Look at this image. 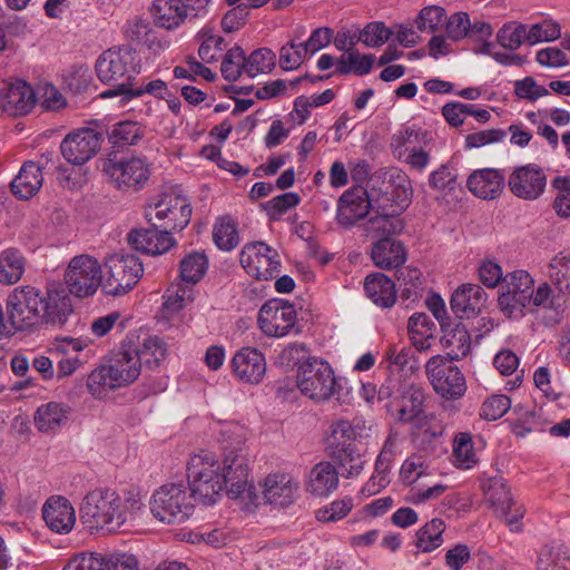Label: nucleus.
I'll return each instance as SVG.
<instances>
[{"instance_id":"obj_35","label":"nucleus","mask_w":570,"mask_h":570,"mask_svg":"<svg viewBox=\"0 0 570 570\" xmlns=\"http://www.w3.org/2000/svg\"><path fill=\"white\" fill-rule=\"evenodd\" d=\"M366 296L379 307L390 308L396 302V288L393 281L383 273H373L364 281Z\"/></svg>"},{"instance_id":"obj_63","label":"nucleus","mask_w":570,"mask_h":570,"mask_svg":"<svg viewBox=\"0 0 570 570\" xmlns=\"http://www.w3.org/2000/svg\"><path fill=\"white\" fill-rule=\"evenodd\" d=\"M306 56L308 55L304 50L303 42L291 41L279 50V66L284 70H294L302 65Z\"/></svg>"},{"instance_id":"obj_21","label":"nucleus","mask_w":570,"mask_h":570,"mask_svg":"<svg viewBox=\"0 0 570 570\" xmlns=\"http://www.w3.org/2000/svg\"><path fill=\"white\" fill-rule=\"evenodd\" d=\"M233 375L244 384H259L266 375L265 355L255 347H242L230 360Z\"/></svg>"},{"instance_id":"obj_37","label":"nucleus","mask_w":570,"mask_h":570,"mask_svg":"<svg viewBox=\"0 0 570 570\" xmlns=\"http://www.w3.org/2000/svg\"><path fill=\"white\" fill-rule=\"evenodd\" d=\"M484 502L494 513H505L514 503L510 488L501 476H490L482 481Z\"/></svg>"},{"instance_id":"obj_31","label":"nucleus","mask_w":570,"mask_h":570,"mask_svg":"<svg viewBox=\"0 0 570 570\" xmlns=\"http://www.w3.org/2000/svg\"><path fill=\"white\" fill-rule=\"evenodd\" d=\"M127 40L146 47L151 55H160L167 47V42L158 38L150 23L139 17L130 18L122 27Z\"/></svg>"},{"instance_id":"obj_33","label":"nucleus","mask_w":570,"mask_h":570,"mask_svg":"<svg viewBox=\"0 0 570 570\" xmlns=\"http://www.w3.org/2000/svg\"><path fill=\"white\" fill-rule=\"evenodd\" d=\"M443 336L441 344L446 351V358L459 361L465 357L471 351V336L462 323L449 324L442 328Z\"/></svg>"},{"instance_id":"obj_58","label":"nucleus","mask_w":570,"mask_h":570,"mask_svg":"<svg viewBox=\"0 0 570 570\" xmlns=\"http://www.w3.org/2000/svg\"><path fill=\"white\" fill-rule=\"evenodd\" d=\"M301 202V197L296 193H285L278 195L262 206L267 216L272 220H278L291 208L296 207Z\"/></svg>"},{"instance_id":"obj_29","label":"nucleus","mask_w":570,"mask_h":570,"mask_svg":"<svg viewBox=\"0 0 570 570\" xmlns=\"http://www.w3.org/2000/svg\"><path fill=\"white\" fill-rule=\"evenodd\" d=\"M338 471L332 462L321 461L308 472L306 491L316 498H327L338 488Z\"/></svg>"},{"instance_id":"obj_2","label":"nucleus","mask_w":570,"mask_h":570,"mask_svg":"<svg viewBox=\"0 0 570 570\" xmlns=\"http://www.w3.org/2000/svg\"><path fill=\"white\" fill-rule=\"evenodd\" d=\"M142 508L144 504L137 497L122 500L112 489L96 488L82 499L80 520L91 533H116Z\"/></svg>"},{"instance_id":"obj_1","label":"nucleus","mask_w":570,"mask_h":570,"mask_svg":"<svg viewBox=\"0 0 570 570\" xmlns=\"http://www.w3.org/2000/svg\"><path fill=\"white\" fill-rule=\"evenodd\" d=\"M70 298L63 291L46 294L33 286H19L7 299V312L11 326L24 331L41 324L61 325L71 313Z\"/></svg>"},{"instance_id":"obj_59","label":"nucleus","mask_w":570,"mask_h":570,"mask_svg":"<svg viewBox=\"0 0 570 570\" xmlns=\"http://www.w3.org/2000/svg\"><path fill=\"white\" fill-rule=\"evenodd\" d=\"M429 185L433 190L446 195L455 189L456 175L448 164H443L430 174Z\"/></svg>"},{"instance_id":"obj_11","label":"nucleus","mask_w":570,"mask_h":570,"mask_svg":"<svg viewBox=\"0 0 570 570\" xmlns=\"http://www.w3.org/2000/svg\"><path fill=\"white\" fill-rule=\"evenodd\" d=\"M296 383L301 393L315 402H325L335 393L334 372L318 358H308L299 366Z\"/></svg>"},{"instance_id":"obj_9","label":"nucleus","mask_w":570,"mask_h":570,"mask_svg":"<svg viewBox=\"0 0 570 570\" xmlns=\"http://www.w3.org/2000/svg\"><path fill=\"white\" fill-rule=\"evenodd\" d=\"M140 70V59L135 49L129 46L108 49L96 62V72L104 83H130L134 75Z\"/></svg>"},{"instance_id":"obj_46","label":"nucleus","mask_w":570,"mask_h":570,"mask_svg":"<svg viewBox=\"0 0 570 570\" xmlns=\"http://www.w3.org/2000/svg\"><path fill=\"white\" fill-rule=\"evenodd\" d=\"M445 523L442 519L434 518L426 522L416 532V548L422 552H431L443 543Z\"/></svg>"},{"instance_id":"obj_13","label":"nucleus","mask_w":570,"mask_h":570,"mask_svg":"<svg viewBox=\"0 0 570 570\" xmlns=\"http://www.w3.org/2000/svg\"><path fill=\"white\" fill-rule=\"evenodd\" d=\"M65 284L77 297L94 295L101 286V266L90 255H78L70 259L65 271Z\"/></svg>"},{"instance_id":"obj_45","label":"nucleus","mask_w":570,"mask_h":570,"mask_svg":"<svg viewBox=\"0 0 570 570\" xmlns=\"http://www.w3.org/2000/svg\"><path fill=\"white\" fill-rule=\"evenodd\" d=\"M424 401L425 394L421 386L414 384L406 386L397 411L399 421L407 423L417 419L423 412Z\"/></svg>"},{"instance_id":"obj_27","label":"nucleus","mask_w":570,"mask_h":570,"mask_svg":"<svg viewBox=\"0 0 570 570\" xmlns=\"http://www.w3.org/2000/svg\"><path fill=\"white\" fill-rule=\"evenodd\" d=\"M32 88L23 80H17L0 91V107L10 116L28 114L35 106Z\"/></svg>"},{"instance_id":"obj_47","label":"nucleus","mask_w":570,"mask_h":570,"mask_svg":"<svg viewBox=\"0 0 570 570\" xmlns=\"http://www.w3.org/2000/svg\"><path fill=\"white\" fill-rule=\"evenodd\" d=\"M139 355V365L144 362L148 367H157L166 358L168 346L158 336H148L139 348H134Z\"/></svg>"},{"instance_id":"obj_57","label":"nucleus","mask_w":570,"mask_h":570,"mask_svg":"<svg viewBox=\"0 0 570 570\" xmlns=\"http://www.w3.org/2000/svg\"><path fill=\"white\" fill-rule=\"evenodd\" d=\"M353 507L354 500L351 497H344L316 510L315 517L321 522H336L344 519Z\"/></svg>"},{"instance_id":"obj_3","label":"nucleus","mask_w":570,"mask_h":570,"mask_svg":"<svg viewBox=\"0 0 570 570\" xmlns=\"http://www.w3.org/2000/svg\"><path fill=\"white\" fill-rule=\"evenodd\" d=\"M370 432L371 425L362 417L338 420L331 424L326 450L343 478H357L364 470L367 460L355 442L367 439Z\"/></svg>"},{"instance_id":"obj_36","label":"nucleus","mask_w":570,"mask_h":570,"mask_svg":"<svg viewBox=\"0 0 570 570\" xmlns=\"http://www.w3.org/2000/svg\"><path fill=\"white\" fill-rule=\"evenodd\" d=\"M429 132L416 125L405 126L391 138L393 155L400 160L420 146H426Z\"/></svg>"},{"instance_id":"obj_54","label":"nucleus","mask_w":570,"mask_h":570,"mask_svg":"<svg viewBox=\"0 0 570 570\" xmlns=\"http://www.w3.org/2000/svg\"><path fill=\"white\" fill-rule=\"evenodd\" d=\"M556 191L552 208L560 218H570V176H557L551 180Z\"/></svg>"},{"instance_id":"obj_62","label":"nucleus","mask_w":570,"mask_h":570,"mask_svg":"<svg viewBox=\"0 0 570 570\" xmlns=\"http://www.w3.org/2000/svg\"><path fill=\"white\" fill-rule=\"evenodd\" d=\"M528 42L535 45L542 41H552L561 36L560 26L557 22L544 20L527 28Z\"/></svg>"},{"instance_id":"obj_34","label":"nucleus","mask_w":570,"mask_h":570,"mask_svg":"<svg viewBox=\"0 0 570 570\" xmlns=\"http://www.w3.org/2000/svg\"><path fill=\"white\" fill-rule=\"evenodd\" d=\"M485 301L487 294L480 285L464 284L452 294L450 305L454 313L469 317L479 312Z\"/></svg>"},{"instance_id":"obj_8","label":"nucleus","mask_w":570,"mask_h":570,"mask_svg":"<svg viewBox=\"0 0 570 570\" xmlns=\"http://www.w3.org/2000/svg\"><path fill=\"white\" fill-rule=\"evenodd\" d=\"M367 195L371 210L375 214L400 216L411 203L413 187L405 173L396 171L390 176L387 183H382L381 187L368 188Z\"/></svg>"},{"instance_id":"obj_51","label":"nucleus","mask_w":570,"mask_h":570,"mask_svg":"<svg viewBox=\"0 0 570 570\" xmlns=\"http://www.w3.org/2000/svg\"><path fill=\"white\" fill-rule=\"evenodd\" d=\"M403 227L404 224L397 215L375 214V216L371 217L367 222L368 234L380 239L400 233Z\"/></svg>"},{"instance_id":"obj_42","label":"nucleus","mask_w":570,"mask_h":570,"mask_svg":"<svg viewBox=\"0 0 570 570\" xmlns=\"http://www.w3.org/2000/svg\"><path fill=\"white\" fill-rule=\"evenodd\" d=\"M547 275L557 289L570 296V249H563L551 258Z\"/></svg>"},{"instance_id":"obj_56","label":"nucleus","mask_w":570,"mask_h":570,"mask_svg":"<svg viewBox=\"0 0 570 570\" xmlns=\"http://www.w3.org/2000/svg\"><path fill=\"white\" fill-rule=\"evenodd\" d=\"M220 71L228 81H236L243 72L245 73V53L240 47L235 46L227 51Z\"/></svg>"},{"instance_id":"obj_41","label":"nucleus","mask_w":570,"mask_h":570,"mask_svg":"<svg viewBox=\"0 0 570 570\" xmlns=\"http://www.w3.org/2000/svg\"><path fill=\"white\" fill-rule=\"evenodd\" d=\"M69 407L57 402H49L38 407L35 423L41 432L55 431L68 420Z\"/></svg>"},{"instance_id":"obj_23","label":"nucleus","mask_w":570,"mask_h":570,"mask_svg":"<svg viewBox=\"0 0 570 570\" xmlns=\"http://www.w3.org/2000/svg\"><path fill=\"white\" fill-rule=\"evenodd\" d=\"M371 212L367 189L354 186L345 190L337 202L336 219L341 226L351 227Z\"/></svg>"},{"instance_id":"obj_22","label":"nucleus","mask_w":570,"mask_h":570,"mask_svg":"<svg viewBox=\"0 0 570 570\" xmlns=\"http://www.w3.org/2000/svg\"><path fill=\"white\" fill-rule=\"evenodd\" d=\"M568 295L557 289L550 282H541L534 287L528 312L541 311L552 324H558L567 309Z\"/></svg>"},{"instance_id":"obj_10","label":"nucleus","mask_w":570,"mask_h":570,"mask_svg":"<svg viewBox=\"0 0 570 570\" xmlns=\"http://www.w3.org/2000/svg\"><path fill=\"white\" fill-rule=\"evenodd\" d=\"M534 279L525 269H514L504 275L502 291L498 298L500 309L509 317L524 314L531 305Z\"/></svg>"},{"instance_id":"obj_48","label":"nucleus","mask_w":570,"mask_h":570,"mask_svg":"<svg viewBox=\"0 0 570 570\" xmlns=\"http://www.w3.org/2000/svg\"><path fill=\"white\" fill-rule=\"evenodd\" d=\"M207 267L208 259L205 254L189 253L180 261V277L186 283L196 284L205 276Z\"/></svg>"},{"instance_id":"obj_53","label":"nucleus","mask_w":570,"mask_h":570,"mask_svg":"<svg viewBox=\"0 0 570 570\" xmlns=\"http://www.w3.org/2000/svg\"><path fill=\"white\" fill-rule=\"evenodd\" d=\"M144 136V127L136 121H120L114 125L109 140L119 146L136 145Z\"/></svg>"},{"instance_id":"obj_28","label":"nucleus","mask_w":570,"mask_h":570,"mask_svg":"<svg viewBox=\"0 0 570 570\" xmlns=\"http://www.w3.org/2000/svg\"><path fill=\"white\" fill-rule=\"evenodd\" d=\"M43 168L45 165L40 161L28 160L23 163L10 184L12 194L23 200L37 195L43 185Z\"/></svg>"},{"instance_id":"obj_44","label":"nucleus","mask_w":570,"mask_h":570,"mask_svg":"<svg viewBox=\"0 0 570 570\" xmlns=\"http://www.w3.org/2000/svg\"><path fill=\"white\" fill-rule=\"evenodd\" d=\"M145 92L154 95L155 97H163V95L167 92V86L165 81L160 79L151 80L145 87H132L131 83L122 82L117 88L102 91L100 97L107 99L121 96V101H129Z\"/></svg>"},{"instance_id":"obj_12","label":"nucleus","mask_w":570,"mask_h":570,"mask_svg":"<svg viewBox=\"0 0 570 570\" xmlns=\"http://www.w3.org/2000/svg\"><path fill=\"white\" fill-rule=\"evenodd\" d=\"M110 181L122 191L142 189L151 175V164L145 157L108 159L102 168Z\"/></svg>"},{"instance_id":"obj_39","label":"nucleus","mask_w":570,"mask_h":570,"mask_svg":"<svg viewBox=\"0 0 570 570\" xmlns=\"http://www.w3.org/2000/svg\"><path fill=\"white\" fill-rule=\"evenodd\" d=\"M435 328L434 322L425 313H414L407 322L411 342L420 352L431 347Z\"/></svg>"},{"instance_id":"obj_26","label":"nucleus","mask_w":570,"mask_h":570,"mask_svg":"<svg viewBox=\"0 0 570 570\" xmlns=\"http://www.w3.org/2000/svg\"><path fill=\"white\" fill-rule=\"evenodd\" d=\"M128 243L138 252L148 255H161L176 246V240L167 230L158 228H139L128 234Z\"/></svg>"},{"instance_id":"obj_24","label":"nucleus","mask_w":570,"mask_h":570,"mask_svg":"<svg viewBox=\"0 0 570 570\" xmlns=\"http://www.w3.org/2000/svg\"><path fill=\"white\" fill-rule=\"evenodd\" d=\"M46 525L58 534H68L76 524V511L71 502L60 495H52L42 507Z\"/></svg>"},{"instance_id":"obj_18","label":"nucleus","mask_w":570,"mask_h":570,"mask_svg":"<svg viewBox=\"0 0 570 570\" xmlns=\"http://www.w3.org/2000/svg\"><path fill=\"white\" fill-rule=\"evenodd\" d=\"M102 136L94 128L83 127L69 132L60 144L62 157L71 165L81 166L100 150Z\"/></svg>"},{"instance_id":"obj_55","label":"nucleus","mask_w":570,"mask_h":570,"mask_svg":"<svg viewBox=\"0 0 570 570\" xmlns=\"http://www.w3.org/2000/svg\"><path fill=\"white\" fill-rule=\"evenodd\" d=\"M497 40L503 48L517 50L528 41L527 26L517 22L504 23L497 33Z\"/></svg>"},{"instance_id":"obj_43","label":"nucleus","mask_w":570,"mask_h":570,"mask_svg":"<svg viewBox=\"0 0 570 570\" xmlns=\"http://www.w3.org/2000/svg\"><path fill=\"white\" fill-rule=\"evenodd\" d=\"M373 63V55H361L357 50L350 48L336 60V73L348 75L353 72L357 76H364L370 73Z\"/></svg>"},{"instance_id":"obj_4","label":"nucleus","mask_w":570,"mask_h":570,"mask_svg":"<svg viewBox=\"0 0 570 570\" xmlns=\"http://www.w3.org/2000/svg\"><path fill=\"white\" fill-rule=\"evenodd\" d=\"M139 355L134 348H122L107 364L96 367L88 376L87 389L96 399L111 390L128 385L140 375Z\"/></svg>"},{"instance_id":"obj_20","label":"nucleus","mask_w":570,"mask_h":570,"mask_svg":"<svg viewBox=\"0 0 570 570\" xmlns=\"http://www.w3.org/2000/svg\"><path fill=\"white\" fill-rule=\"evenodd\" d=\"M511 193L524 200H535L546 190L547 176L541 167L528 164L517 167L508 179Z\"/></svg>"},{"instance_id":"obj_64","label":"nucleus","mask_w":570,"mask_h":570,"mask_svg":"<svg viewBox=\"0 0 570 570\" xmlns=\"http://www.w3.org/2000/svg\"><path fill=\"white\" fill-rule=\"evenodd\" d=\"M104 556L94 552H82L69 560L63 570H104Z\"/></svg>"},{"instance_id":"obj_52","label":"nucleus","mask_w":570,"mask_h":570,"mask_svg":"<svg viewBox=\"0 0 570 570\" xmlns=\"http://www.w3.org/2000/svg\"><path fill=\"white\" fill-rule=\"evenodd\" d=\"M276 62L275 53L268 48H259L245 57V73L254 78L259 73H268Z\"/></svg>"},{"instance_id":"obj_5","label":"nucleus","mask_w":570,"mask_h":570,"mask_svg":"<svg viewBox=\"0 0 570 570\" xmlns=\"http://www.w3.org/2000/svg\"><path fill=\"white\" fill-rule=\"evenodd\" d=\"M189 489L194 500L203 505L215 504L223 491L220 462L216 454L200 451L194 454L187 465Z\"/></svg>"},{"instance_id":"obj_50","label":"nucleus","mask_w":570,"mask_h":570,"mask_svg":"<svg viewBox=\"0 0 570 570\" xmlns=\"http://www.w3.org/2000/svg\"><path fill=\"white\" fill-rule=\"evenodd\" d=\"M453 464L456 468L468 470L478 461L473 448L472 436L469 433H459L453 441Z\"/></svg>"},{"instance_id":"obj_14","label":"nucleus","mask_w":570,"mask_h":570,"mask_svg":"<svg viewBox=\"0 0 570 570\" xmlns=\"http://www.w3.org/2000/svg\"><path fill=\"white\" fill-rule=\"evenodd\" d=\"M425 371L434 391L448 400H458L466 391L465 377L460 368L442 355L432 356Z\"/></svg>"},{"instance_id":"obj_7","label":"nucleus","mask_w":570,"mask_h":570,"mask_svg":"<svg viewBox=\"0 0 570 570\" xmlns=\"http://www.w3.org/2000/svg\"><path fill=\"white\" fill-rule=\"evenodd\" d=\"M191 491L183 483H166L159 487L150 500L153 515L164 523H183L194 512Z\"/></svg>"},{"instance_id":"obj_6","label":"nucleus","mask_w":570,"mask_h":570,"mask_svg":"<svg viewBox=\"0 0 570 570\" xmlns=\"http://www.w3.org/2000/svg\"><path fill=\"white\" fill-rule=\"evenodd\" d=\"M144 274L141 261L134 254L115 253L105 259L101 288L107 295L128 293Z\"/></svg>"},{"instance_id":"obj_49","label":"nucleus","mask_w":570,"mask_h":570,"mask_svg":"<svg viewBox=\"0 0 570 570\" xmlns=\"http://www.w3.org/2000/svg\"><path fill=\"white\" fill-rule=\"evenodd\" d=\"M213 238L219 249L235 248L239 243L235 222L228 216L219 217L214 225Z\"/></svg>"},{"instance_id":"obj_30","label":"nucleus","mask_w":570,"mask_h":570,"mask_svg":"<svg viewBox=\"0 0 570 570\" xmlns=\"http://www.w3.org/2000/svg\"><path fill=\"white\" fill-rule=\"evenodd\" d=\"M469 190L481 199H494L501 195L505 185L504 175L492 168L474 170L468 178Z\"/></svg>"},{"instance_id":"obj_32","label":"nucleus","mask_w":570,"mask_h":570,"mask_svg":"<svg viewBox=\"0 0 570 570\" xmlns=\"http://www.w3.org/2000/svg\"><path fill=\"white\" fill-rule=\"evenodd\" d=\"M371 257L376 267L390 271L405 263L406 250L401 242L383 237L373 244Z\"/></svg>"},{"instance_id":"obj_60","label":"nucleus","mask_w":570,"mask_h":570,"mask_svg":"<svg viewBox=\"0 0 570 570\" xmlns=\"http://www.w3.org/2000/svg\"><path fill=\"white\" fill-rule=\"evenodd\" d=\"M200 36L203 37V42L199 47L198 55L204 62L210 63L216 60L224 50L225 40L222 36L214 35L207 29H203Z\"/></svg>"},{"instance_id":"obj_40","label":"nucleus","mask_w":570,"mask_h":570,"mask_svg":"<svg viewBox=\"0 0 570 570\" xmlns=\"http://www.w3.org/2000/svg\"><path fill=\"white\" fill-rule=\"evenodd\" d=\"M27 259L23 254L13 247L0 252V284L12 285L18 283L24 271Z\"/></svg>"},{"instance_id":"obj_19","label":"nucleus","mask_w":570,"mask_h":570,"mask_svg":"<svg viewBox=\"0 0 570 570\" xmlns=\"http://www.w3.org/2000/svg\"><path fill=\"white\" fill-rule=\"evenodd\" d=\"M296 324V311L284 299L266 302L258 313V325L269 337H282L289 333Z\"/></svg>"},{"instance_id":"obj_15","label":"nucleus","mask_w":570,"mask_h":570,"mask_svg":"<svg viewBox=\"0 0 570 570\" xmlns=\"http://www.w3.org/2000/svg\"><path fill=\"white\" fill-rule=\"evenodd\" d=\"M146 216L163 222L166 229L181 230L190 222L191 206L186 196L168 191L148 206Z\"/></svg>"},{"instance_id":"obj_61","label":"nucleus","mask_w":570,"mask_h":570,"mask_svg":"<svg viewBox=\"0 0 570 570\" xmlns=\"http://www.w3.org/2000/svg\"><path fill=\"white\" fill-rule=\"evenodd\" d=\"M445 10L440 6H428L421 9L416 18L417 29L422 32H434L443 24Z\"/></svg>"},{"instance_id":"obj_38","label":"nucleus","mask_w":570,"mask_h":570,"mask_svg":"<svg viewBox=\"0 0 570 570\" xmlns=\"http://www.w3.org/2000/svg\"><path fill=\"white\" fill-rule=\"evenodd\" d=\"M150 12L156 24L167 30L177 29L187 21L183 0H154Z\"/></svg>"},{"instance_id":"obj_17","label":"nucleus","mask_w":570,"mask_h":570,"mask_svg":"<svg viewBox=\"0 0 570 570\" xmlns=\"http://www.w3.org/2000/svg\"><path fill=\"white\" fill-rule=\"evenodd\" d=\"M222 487L232 499L252 489L248 458L243 448L229 450L220 462Z\"/></svg>"},{"instance_id":"obj_16","label":"nucleus","mask_w":570,"mask_h":570,"mask_svg":"<svg viewBox=\"0 0 570 570\" xmlns=\"http://www.w3.org/2000/svg\"><path fill=\"white\" fill-rule=\"evenodd\" d=\"M239 261L245 272L258 281L271 279L279 273L277 250L263 242L246 244L240 250Z\"/></svg>"},{"instance_id":"obj_25","label":"nucleus","mask_w":570,"mask_h":570,"mask_svg":"<svg viewBox=\"0 0 570 570\" xmlns=\"http://www.w3.org/2000/svg\"><path fill=\"white\" fill-rule=\"evenodd\" d=\"M299 482L287 473H271L263 484V495L274 505L288 507L297 499Z\"/></svg>"}]
</instances>
